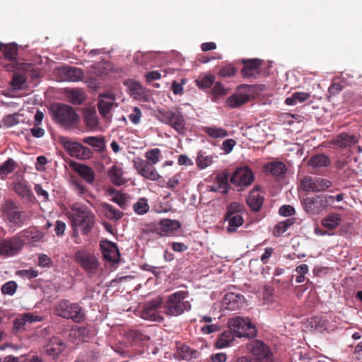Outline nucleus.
<instances>
[{"label":"nucleus","mask_w":362,"mask_h":362,"mask_svg":"<svg viewBox=\"0 0 362 362\" xmlns=\"http://www.w3.org/2000/svg\"><path fill=\"white\" fill-rule=\"evenodd\" d=\"M53 119L61 126L72 129L79 122V115L75 109L66 104L55 103L49 108Z\"/></svg>","instance_id":"f257e3e1"},{"label":"nucleus","mask_w":362,"mask_h":362,"mask_svg":"<svg viewBox=\"0 0 362 362\" xmlns=\"http://www.w3.org/2000/svg\"><path fill=\"white\" fill-rule=\"evenodd\" d=\"M189 293L187 291H179L170 295L165 300L164 313L169 316L177 317L191 309V303L187 300Z\"/></svg>","instance_id":"f03ea898"},{"label":"nucleus","mask_w":362,"mask_h":362,"mask_svg":"<svg viewBox=\"0 0 362 362\" xmlns=\"http://www.w3.org/2000/svg\"><path fill=\"white\" fill-rule=\"evenodd\" d=\"M158 118L163 123L172 127L178 134H185L186 122L182 113L178 109L159 110Z\"/></svg>","instance_id":"7ed1b4c3"},{"label":"nucleus","mask_w":362,"mask_h":362,"mask_svg":"<svg viewBox=\"0 0 362 362\" xmlns=\"http://www.w3.org/2000/svg\"><path fill=\"white\" fill-rule=\"evenodd\" d=\"M55 313L57 315L75 322H81L86 318L83 308L78 303H72L66 300L60 301L56 305Z\"/></svg>","instance_id":"20e7f679"},{"label":"nucleus","mask_w":362,"mask_h":362,"mask_svg":"<svg viewBox=\"0 0 362 362\" xmlns=\"http://www.w3.org/2000/svg\"><path fill=\"white\" fill-rule=\"evenodd\" d=\"M228 326L237 337L253 338L257 335V329L248 317H232L228 320Z\"/></svg>","instance_id":"39448f33"},{"label":"nucleus","mask_w":362,"mask_h":362,"mask_svg":"<svg viewBox=\"0 0 362 362\" xmlns=\"http://www.w3.org/2000/svg\"><path fill=\"white\" fill-rule=\"evenodd\" d=\"M72 226H92L95 223V215L87 206L74 203L71 206Z\"/></svg>","instance_id":"423d86ee"},{"label":"nucleus","mask_w":362,"mask_h":362,"mask_svg":"<svg viewBox=\"0 0 362 362\" xmlns=\"http://www.w3.org/2000/svg\"><path fill=\"white\" fill-rule=\"evenodd\" d=\"M74 259L89 276L92 277L97 274L100 263L93 253L79 250L75 252Z\"/></svg>","instance_id":"0eeeda50"},{"label":"nucleus","mask_w":362,"mask_h":362,"mask_svg":"<svg viewBox=\"0 0 362 362\" xmlns=\"http://www.w3.org/2000/svg\"><path fill=\"white\" fill-rule=\"evenodd\" d=\"M59 143L71 157L86 160L93 156V152L90 148L77 141H74L67 136H60L59 138Z\"/></svg>","instance_id":"6e6552de"},{"label":"nucleus","mask_w":362,"mask_h":362,"mask_svg":"<svg viewBox=\"0 0 362 362\" xmlns=\"http://www.w3.org/2000/svg\"><path fill=\"white\" fill-rule=\"evenodd\" d=\"M1 211L4 218L15 224H27L29 219L26 213L20 210L19 206L11 199L1 204Z\"/></svg>","instance_id":"1a4fd4ad"},{"label":"nucleus","mask_w":362,"mask_h":362,"mask_svg":"<svg viewBox=\"0 0 362 362\" xmlns=\"http://www.w3.org/2000/svg\"><path fill=\"white\" fill-rule=\"evenodd\" d=\"M254 180L255 175L252 170L247 166H243L236 168L230 181L236 187H239L238 190H243L244 187L250 185Z\"/></svg>","instance_id":"9d476101"},{"label":"nucleus","mask_w":362,"mask_h":362,"mask_svg":"<svg viewBox=\"0 0 362 362\" xmlns=\"http://www.w3.org/2000/svg\"><path fill=\"white\" fill-rule=\"evenodd\" d=\"M330 180L317 176H305L300 181L303 191L319 192L324 191L332 186Z\"/></svg>","instance_id":"9b49d317"},{"label":"nucleus","mask_w":362,"mask_h":362,"mask_svg":"<svg viewBox=\"0 0 362 362\" xmlns=\"http://www.w3.org/2000/svg\"><path fill=\"white\" fill-rule=\"evenodd\" d=\"M253 88V86L247 84L238 86L237 92L227 98L226 105L230 108H236L245 104L251 98Z\"/></svg>","instance_id":"f8f14e48"},{"label":"nucleus","mask_w":362,"mask_h":362,"mask_svg":"<svg viewBox=\"0 0 362 362\" xmlns=\"http://www.w3.org/2000/svg\"><path fill=\"white\" fill-rule=\"evenodd\" d=\"M24 241L20 236L0 240V255L11 257L17 255L22 250Z\"/></svg>","instance_id":"ddd939ff"},{"label":"nucleus","mask_w":362,"mask_h":362,"mask_svg":"<svg viewBox=\"0 0 362 362\" xmlns=\"http://www.w3.org/2000/svg\"><path fill=\"white\" fill-rule=\"evenodd\" d=\"M163 303L160 298H156L146 303L141 312V317L144 320L163 322L164 320L163 315L157 311V309L161 306Z\"/></svg>","instance_id":"4468645a"},{"label":"nucleus","mask_w":362,"mask_h":362,"mask_svg":"<svg viewBox=\"0 0 362 362\" xmlns=\"http://www.w3.org/2000/svg\"><path fill=\"white\" fill-rule=\"evenodd\" d=\"M57 79L60 81H78L84 76L83 71L77 67L62 66L54 70Z\"/></svg>","instance_id":"2eb2a0df"},{"label":"nucleus","mask_w":362,"mask_h":362,"mask_svg":"<svg viewBox=\"0 0 362 362\" xmlns=\"http://www.w3.org/2000/svg\"><path fill=\"white\" fill-rule=\"evenodd\" d=\"M134 168L138 173L144 177L150 180H157L160 177V175L156 170L153 165L150 164L149 162L138 158L134 160Z\"/></svg>","instance_id":"dca6fc26"},{"label":"nucleus","mask_w":362,"mask_h":362,"mask_svg":"<svg viewBox=\"0 0 362 362\" xmlns=\"http://www.w3.org/2000/svg\"><path fill=\"white\" fill-rule=\"evenodd\" d=\"M252 355L259 362H269L272 361V352L267 345L259 340L253 341L249 346Z\"/></svg>","instance_id":"f3484780"},{"label":"nucleus","mask_w":362,"mask_h":362,"mask_svg":"<svg viewBox=\"0 0 362 362\" xmlns=\"http://www.w3.org/2000/svg\"><path fill=\"white\" fill-rule=\"evenodd\" d=\"M264 195L260 192V186L256 185L250 192L246 203L252 212H258L264 202Z\"/></svg>","instance_id":"a211bd4d"},{"label":"nucleus","mask_w":362,"mask_h":362,"mask_svg":"<svg viewBox=\"0 0 362 362\" xmlns=\"http://www.w3.org/2000/svg\"><path fill=\"white\" fill-rule=\"evenodd\" d=\"M100 248L104 259L112 264H117L119 261V252L115 243L104 242L100 244Z\"/></svg>","instance_id":"6ab92c4d"},{"label":"nucleus","mask_w":362,"mask_h":362,"mask_svg":"<svg viewBox=\"0 0 362 362\" xmlns=\"http://www.w3.org/2000/svg\"><path fill=\"white\" fill-rule=\"evenodd\" d=\"M42 317L39 315H34L32 313H25L13 320V332L14 333L22 332L25 329L27 323H32L34 322H40Z\"/></svg>","instance_id":"aec40b11"},{"label":"nucleus","mask_w":362,"mask_h":362,"mask_svg":"<svg viewBox=\"0 0 362 362\" xmlns=\"http://www.w3.org/2000/svg\"><path fill=\"white\" fill-rule=\"evenodd\" d=\"M65 344L63 341L57 337H52L45 347V351L48 355L55 358L64 351Z\"/></svg>","instance_id":"412c9836"},{"label":"nucleus","mask_w":362,"mask_h":362,"mask_svg":"<svg viewBox=\"0 0 362 362\" xmlns=\"http://www.w3.org/2000/svg\"><path fill=\"white\" fill-rule=\"evenodd\" d=\"M303 207L306 212L311 214H317L325 207L324 200L320 197H307L303 200Z\"/></svg>","instance_id":"4be33fe9"},{"label":"nucleus","mask_w":362,"mask_h":362,"mask_svg":"<svg viewBox=\"0 0 362 362\" xmlns=\"http://www.w3.org/2000/svg\"><path fill=\"white\" fill-rule=\"evenodd\" d=\"M71 166L87 183H93L95 175L90 167L76 162H73Z\"/></svg>","instance_id":"5701e85b"},{"label":"nucleus","mask_w":362,"mask_h":362,"mask_svg":"<svg viewBox=\"0 0 362 362\" xmlns=\"http://www.w3.org/2000/svg\"><path fill=\"white\" fill-rule=\"evenodd\" d=\"M238 206L236 203H232L228 208V211L224 216L225 221H228V226L237 227L241 226L243 223V216L236 211V207Z\"/></svg>","instance_id":"b1692460"},{"label":"nucleus","mask_w":362,"mask_h":362,"mask_svg":"<svg viewBox=\"0 0 362 362\" xmlns=\"http://www.w3.org/2000/svg\"><path fill=\"white\" fill-rule=\"evenodd\" d=\"M357 142L358 138L356 136L345 132L339 134L332 139L333 145L339 148L350 147Z\"/></svg>","instance_id":"393cba45"},{"label":"nucleus","mask_w":362,"mask_h":362,"mask_svg":"<svg viewBox=\"0 0 362 362\" xmlns=\"http://www.w3.org/2000/svg\"><path fill=\"white\" fill-rule=\"evenodd\" d=\"M286 170V165L281 161H272L264 165V172L276 177L284 175Z\"/></svg>","instance_id":"a878e982"},{"label":"nucleus","mask_w":362,"mask_h":362,"mask_svg":"<svg viewBox=\"0 0 362 362\" xmlns=\"http://www.w3.org/2000/svg\"><path fill=\"white\" fill-rule=\"evenodd\" d=\"M13 190L19 197L29 202H33L35 200V196L30 187L24 182L15 183Z\"/></svg>","instance_id":"bb28decb"},{"label":"nucleus","mask_w":362,"mask_h":362,"mask_svg":"<svg viewBox=\"0 0 362 362\" xmlns=\"http://www.w3.org/2000/svg\"><path fill=\"white\" fill-rule=\"evenodd\" d=\"M66 95L68 101L75 105H81L86 99L85 92L79 88L66 90Z\"/></svg>","instance_id":"cd10ccee"},{"label":"nucleus","mask_w":362,"mask_h":362,"mask_svg":"<svg viewBox=\"0 0 362 362\" xmlns=\"http://www.w3.org/2000/svg\"><path fill=\"white\" fill-rule=\"evenodd\" d=\"M244 64L245 66L241 70L242 75L244 77H252L258 72L262 62L258 59H253L245 61Z\"/></svg>","instance_id":"c85d7f7f"},{"label":"nucleus","mask_w":362,"mask_h":362,"mask_svg":"<svg viewBox=\"0 0 362 362\" xmlns=\"http://www.w3.org/2000/svg\"><path fill=\"white\" fill-rule=\"evenodd\" d=\"M129 93L135 100L143 102L148 100V95L141 84L136 81L131 82L128 86Z\"/></svg>","instance_id":"c756f323"},{"label":"nucleus","mask_w":362,"mask_h":362,"mask_svg":"<svg viewBox=\"0 0 362 362\" xmlns=\"http://www.w3.org/2000/svg\"><path fill=\"white\" fill-rule=\"evenodd\" d=\"M243 300V296L229 293L225 295L223 303L226 308L230 310H235L240 307V304Z\"/></svg>","instance_id":"7c9ffc66"},{"label":"nucleus","mask_w":362,"mask_h":362,"mask_svg":"<svg viewBox=\"0 0 362 362\" xmlns=\"http://www.w3.org/2000/svg\"><path fill=\"white\" fill-rule=\"evenodd\" d=\"M99 210L107 218L112 220H118L123 216V213L121 211L107 203L100 204Z\"/></svg>","instance_id":"2f4dec72"},{"label":"nucleus","mask_w":362,"mask_h":362,"mask_svg":"<svg viewBox=\"0 0 362 362\" xmlns=\"http://www.w3.org/2000/svg\"><path fill=\"white\" fill-rule=\"evenodd\" d=\"M108 176L111 182L116 186H121L125 183L122 169L116 165L112 166L109 170Z\"/></svg>","instance_id":"473e14b6"},{"label":"nucleus","mask_w":362,"mask_h":362,"mask_svg":"<svg viewBox=\"0 0 362 362\" xmlns=\"http://www.w3.org/2000/svg\"><path fill=\"white\" fill-rule=\"evenodd\" d=\"M203 132L214 139H223L228 136V131L216 126L204 127Z\"/></svg>","instance_id":"72a5a7b5"},{"label":"nucleus","mask_w":362,"mask_h":362,"mask_svg":"<svg viewBox=\"0 0 362 362\" xmlns=\"http://www.w3.org/2000/svg\"><path fill=\"white\" fill-rule=\"evenodd\" d=\"M235 335V334L230 329V330L224 331L221 333L219 338L217 339L216 342V346L219 349L228 346L233 341Z\"/></svg>","instance_id":"f704fd0d"},{"label":"nucleus","mask_w":362,"mask_h":362,"mask_svg":"<svg viewBox=\"0 0 362 362\" xmlns=\"http://www.w3.org/2000/svg\"><path fill=\"white\" fill-rule=\"evenodd\" d=\"M20 237H23L27 240L38 242L42 239L43 233L35 228H28L21 233Z\"/></svg>","instance_id":"c9c22d12"},{"label":"nucleus","mask_w":362,"mask_h":362,"mask_svg":"<svg viewBox=\"0 0 362 362\" xmlns=\"http://www.w3.org/2000/svg\"><path fill=\"white\" fill-rule=\"evenodd\" d=\"M330 159L324 154H317L313 156L308 161V165L313 168H322L329 165Z\"/></svg>","instance_id":"e433bc0d"},{"label":"nucleus","mask_w":362,"mask_h":362,"mask_svg":"<svg viewBox=\"0 0 362 362\" xmlns=\"http://www.w3.org/2000/svg\"><path fill=\"white\" fill-rule=\"evenodd\" d=\"M82 141L100 152L103 151L105 146V140L103 136H87L83 138Z\"/></svg>","instance_id":"4c0bfd02"},{"label":"nucleus","mask_w":362,"mask_h":362,"mask_svg":"<svg viewBox=\"0 0 362 362\" xmlns=\"http://www.w3.org/2000/svg\"><path fill=\"white\" fill-rule=\"evenodd\" d=\"M10 83L13 90H24L28 86L26 77L19 73L13 74Z\"/></svg>","instance_id":"58836bf2"},{"label":"nucleus","mask_w":362,"mask_h":362,"mask_svg":"<svg viewBox=\"0 0 362 362\" xmlns=\"http://www.w3.org/2000/svg\"><path fill=\"white\" fill-rule=\"evenodd\" d=\"M215 82V76L212 74L199 76L196 80V85L200 89H206L212 86Z\"/></svg>","instance_id":"ea45409f"},{"label":"nucleus","mask_w":362,"mask_h":362,"mask_svg":"<svg viewBox=\"0 0 362 362\" xmlns=\"http://www.w3.org/2000/svg\"><path fill=\"white\" fill-rule=\"evenodd\" d=\"M310 95L305 92H296L293 93L291 97L287 98L285 103L288 105H293L297 103H303L309 99Z\"/></svg>","instance_id":"a19ab883"},{"label":"nucleus","mask_w":362,"mask_h":362,"mask_svg":"<svg viewBox=\"0 0 362 362\" xmlns=\"http://www.w3.org/2000/svg\"><path fill=\"white\" fill-rule=\"evenodd\" d=\"M341 215L331 213L322 220V226H338L341 223Z\"/></svg>","instance_id":"79ce46f5"},{"label":"nucleus","mask_w":362,"mask_h":362,"mask_svg":"<svg viewBox=\"0 0 362 362\" xmlns=\"http://www.w3.org/2000/svg\"><path fill=\"white\" fill-rule=\"evenodd\" d=\"M133 209L137 214H144L147 213L149 210V205L148 204L147 199L144 197L140 198L135 204H134Z\"/></svg>","instance_id":"37998d69"},{"label":"nucleus","mask_w":362,"mask_h":362,"mask_svg":"<svg viewBox=\"0 0 362 362\" xmlns=\"http://www.w3.org/2000/svg\"><path fill=\"white\" fill-rule=\"evenodd\" d=\"M130 197L127 194L119 192L113 196L110 200L117 203L122 209H127Z\"/></svg>","instance_id":"c03bdc74"},{"label":"nucleus","mask_w":362,"mask_h":362,"mask_svg":"<svg viewBox=\"0 0 362 362\" xmlns=\"http://www.w3.org/2000/svg\"><path fill=\"white\" fill-rule=\"evenodd\" d=\"M180 228H155L151 231L158 237L177 235V232Z\"/></svg>","instance_id":"a18cd8bd"},{"label":"nucleus","mask_w":362,"mask_h":362,"mask_svg":"<svg viewBox=\"0 0 362 362\" xmlns=\"http://www.w3.org/2000/svg\"><path fill=\"white\" fill-rule=\"evenodd\" d=\"M160 156L161 151L159 148L149 150L145 153V157L147 159L146 161L149 162L151 165L158 163L160 160Z\"/></svg>","instance_id":"49530a36"},{"label":"nucleus","mask_w":362,"mask_h":362,"mask_svg":"<svg viewBox=\"0 0 362 362\" xmlns=\"http://www.w3.org/2000/svg\"><path fill=\"white\" fill-rule=\"evenodd\" d=\"M15 165L16 163L13 159L8 158V160H6L5 162L3 163L2 165H0L1 176H6L8 174L11 173L15 169Z\"/></svg>","instance_id":"de8ad7c7"},{"label":"nucleus","mask_w":362,"mask_h":362,"mask_svg":"<svg viewBox=\"0 0 362 362\" xmlns=\"http://www.w3.org/2000/svg\"><path fill=\"white\" fill-rule=\"evenodd\" d=\"M84 121L87 126L95 127L98 124L97 114L95 111H86L84 114Z\"/></svg>","instance_id":"09e8293b"},{"label":"nucleus","mask_w":362,"mask_h":362,"mask_svg":"<svg viewBox=\"0 0 362 362\" xmlns=\"http://www.w3.org/2000/svg\"><path fill=\"white\" fill-rule=\"evenodd\" d=\"M181 351L183 354L182 358L188 361L198 358L200 354L197 350L187 346H183Z\"/></svg>","instance_id":"8fccbe9b"},{"label":"nucleus","mask_w":362,"mask_h":362,"mask_svg":"<svg viewBox=\"0 0 362 362\" xmlns=\"http://www.w3.org/2000/svg\"><path fill=\"white\" fill-rule=\"evenodd\" d=\"M17 284L14 281H9L1 286V292L4 295L13 296L17 290Z\"/></svg>","instance_id":"3c124183"},{"label":"nucleus","mask_w":362,"mask_h":362,"mask_svg":"<svg viewBox=\"0 0 362 362\" xmlns=\"http://www.w3.org/2000/svg\"><path fill=\"white\" fill-rule=\"evenodd\" d=\"M17 47L13 45H6L4 49V55L6 59L10 61H15L17 55Z\"/></svg>","instance_id":"603ef678"},{"label":"nucleus","mask_w":362,"mask_h":362,"mask_svg":"<svg viewBox=\"0 0 362 362\" xmlns=\"http://www.w3.org/2000/svg\"><path fill=\"white\" fill-rule=\"evenodd\" d=\"M311 327L315 328L319 332H322L326 329L327 322L319 317H313L310 321Z\"/></svg>","instance_id":"864d4df0"},{"label":"nucleus","mask_w":362,"mask_h":362,"mask_svg":"<svg viewBox=\"0 0 362 362\" xmlns=\"http://www.w3.org/2000/svg\"><path fill=\"white\" fill-rule=\"evenodd\" d=\"M210 91L214 97H219L226 95L228 93V89L223 86L222 83L216 82L214 83Z\"/></svg>","instance_id":"5fc2aeb1"},{"label":"nucleus","mask_w":362,"mask_h":362,"mask_svg":"<svg viewBox=\"0 0 362 362\" xmlns=\"http://www.w3.org/2000/svg\"><path fill=\"white\" fill-rule=\"evenodd\" d=\"M112 106V102L100 100L98 103V111L103 116L107 115L110 112Z\"/></svg>","instance_id":"6e6d98bb"},{"label":"nucleus","mask_w":362,"mask_h":362,"mask_svg":"<svg viewBox=\"0 0 362 362\" xmlns=\"http://www.w3.org/2000/svg\"><path fill=\"white\" fill-rule=\"evenodd\" d=\"M216 180L219 187L223 189V192L227 193L230 188L228 175L226 174L218 175L216 177Z\"/></svg>","instance_id":"4d7b16f0"},{"label":"nucleus","mask_w":362,"mask_h":362,"mask_svg":"<svg viewBox=\"0 0 362 362\" xmlns=\"http://www.w3.org/2000/svg\"><path fill=\"white\" fill-rule=\"evenodd\" d=\"M16 274L21 278L31 279L36 278L38 275V272L33 268H30L28 269L17 271Z\"/></svg>","instance_id":"13d9d810"},{"label":"nucleus","mask_w":362,"mask_h":362,"mask_svg":"<svg viewBox=\"0 0 362 362\" xmlns=\"http://www.w3.org/2000/svg\"><path fill=\"white\" fill-rule=\"evenodd\" d=\"M235 73H236V69L233 66L228 65V66L222 67L218 71V74L221 77H230V76H234L235 74Z\"/></svg>","instance_id":"bf43d9fd"},{"label":"nucleus","mask_w":362,"mask_h":362,"mask_svg":"<svg viewBox=\"0 0 362 362\" xmlns=\"http://www.w3.org/2000/svg\"><path fill=\"white\" fill-rule=\"evenodd\" d=\"M142 112L138 107L133 108V112L129 115V120L134 124H138L141 121Z\"/></svg>","instance_id":"052dcab7"},{"label":"nucleus","mask_w":362,"mask_h":362,"mask_svg":"<svg viewBox=\"0 0 362 362\" xmlns=\"http://www.w3.org/2000/svg\"><path fill=\"white\" fill-rule=\"evenodd\" d=\"M128 337L133 342H139L145 339L146 336H144L142 333H141L138 330H131L128 333Z\"/></svg>","instance_id":"680f3d73"},{"label":"nucleus","mask_w":362,"mask_h":362,"mask_svg":"<svg viewBox=\"0 0 362 362\" xmlns=\"http://www.w3.org/2000/svg\"><path fill=\"white\" fill-rule=\"evenodd\" d=\"M236 145V141L233 139H228L223 141L222 143V150L224 151L226 153H229L232 151L234 146Z\"/></svg>","instance_id":"e2e57ef3"},{"label":"nucleus","mask_w":362,"mask_h":362,"mask_svg":"<svg viewBox=\"0 0 362 362\" xmlns=\"http://www.w3.org/2000/svg\"><path fill=\"white\" fill-rule=\"evenodd\" d=\"M52 264V259L45 254H40L38 257V265L42 267H50Z\"/></svg>","instance_id":"0e129e2a"},{"label":"nucleus","mask_w":362,"mask_h":362,"mask_svg":"<svg viewBox=\"0 0 362 362\" xmlns=\"http://www.w3.org/2000/svg\"><path fill=\"white\" fill-rule=\"evenodd\" d=\"M279 213L283 216H290L295 215V209L291 205H283L280 207Z\"/></svg>","instance_id":"69168bd1"},{"label":"nucleus","mask_w":362,"mask_h":362,"mask_svg":"<svg viewBox=\"0 0 362 362\" xmlns=\"http://www.w3.org/2000/svg\"><path fill=\"white\" fill-rule=\"evenodd\" d=\"M27 360L25 356L21 355L20 356H7L4 358L0 357V362H25Z\"/></svg>","instance_id":"338daca9"},{"label":"nucleus","mask_w":362,"mask_h":362,"mask_svg":"<svg viewBox=\"0 0 362 362\" xmlns=\"http://www.w3.org/2000/svg\"><path fill=\"white\" fill-rule=\"evenodd\" d=\"M159 226L169 227V226H181L180 221L177 220H172L168 218L161 219L159 222Z\"/></svg>","instance_id":"774afa93"}]
</instances>
